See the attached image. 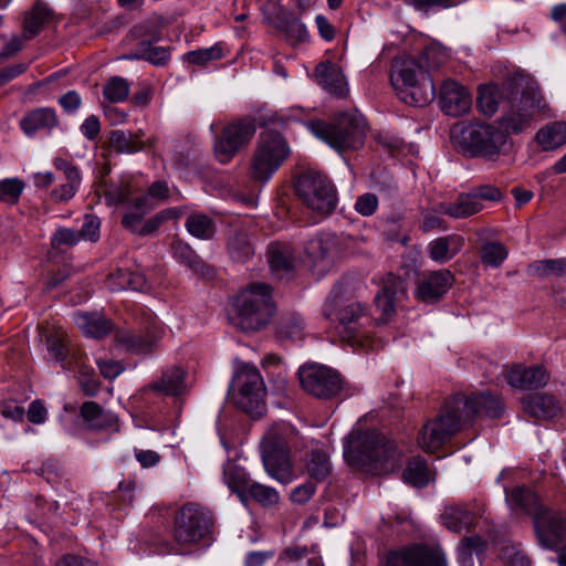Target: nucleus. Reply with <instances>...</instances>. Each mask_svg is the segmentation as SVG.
<instances>
[{
  "instance_id": "obj_1",
  "label": "nucleus",
  "mask_w": 566,
  "mask_h": 566,
  "mask_svg": "<svg viewBox=\"0 0 566 566\" xmlns=\"http://www.w3.org/2000/svg\"><path fill=\"white\" fill-rule=\"evenodd\" d=\"M502 411L500 398L490 392L455 395L446 402L440 415L423 424L418 434V444L424 452L433 453L476 418H499Z\"/></svg>"
},
{
  "instance_id": "obj_2",
  "label": "nucleus",
  "mask_w": 566,
  "mask_h": 566,
  "mask_svg": "<svg viewBox=\"0 0 566 566\" xmlns=\"http://www.w3.org/2000/svg\"><path fill=\"white\" fill-rule=\"evenodd\" d=\"M512 98L509 109L499 118V125L509 134H521L548 111L539 86L526 77L511 83Z\"/></svg>"
},
{
  "instance_id": "obj_3",
  "label": "nucleus",
  "mask_w": 566,
  "mask_h": 566,
  "mask_svg": "<svg viewBox=\"0 0 566 566\" xmlns=\"http://www.w3.org/2000/svg\"><path fill=\"white\" fill-rule=\"evenodd\" d=\"M344 458L352 467L394 468L399 459L397 446L376 430H353L344 444Z\"/></svg>"
},
{
  "instance_id": "obj_4",
  "label": "nucleus",
  "mask_w": 566,
  "mask_h": 566,
  "mask_svg": "<svg viewBox=\"0 0 566 566\" xmlns=\"http://www.w3.org/2000/svg\"><path fill=\"white\" fill-rule=\"evenodd\" d=\"M311 132L338 153L359 149L366 138V122L356 109L336 114L329 123L315 120Z\"/></svg>"
},
{
  "instance_id": "obj_5",
  "label": "nucleus",
  "mask_w": 566,
  "mask_h": 566,
  "mask_svg": "<svg viewBox=\"0 0 566 566\" xmlns=\"http://www.w3.org/2000/svg\"><path fill=\"white\" fill-rule=\"evenodd\" d=\"M298 433L290 426L271 428L261 442V454L265 471L282 484L295 479L290 452L296 448Z\"/></svg>"
},
{
  "instance_id": "obj_6",
  "label": "nucleus",
  "mask_w": 566,
  "mask_h": 566,
  "mask_svg": "<svg viewBox=\"0 0 566 566\" xmlns=\"http://www.w3.org/2000/svg\"><path fill=\"white\" fill-rule=\"evenodd\" d=\"M390 82L400 98L410 105L423 106L436 95L433 82L413 60H402L394 65Z\"/></svg>"
},
{
  "instance_id": "obj_7",
  "label": "nucleus",
  "mask_w": 566,
  "mask_h": 566,
  "mask_svg": "<svg viewBox=\"0 0 566 566\" xmlns=\"http://www.w3.org/2000/svg\"><path fill=\"white\" fill-rule=\"evenodd\" d=\"M239 326L243 331H258L265 326L275 311L271 289L263 283H253L235 300Z\"/></svg>"
},
{
  "instance_id": "obj_8",
  "label": "nucleus",
  "mask_w": 566,
  "mask_h": 566,
  "mask_svg": "<svg viewBox=\"0 0 566 566\" xmlns=\"http://www.w3.org/2000/svg\"><path fill=\"white\" fill-rule=\"evenodd\" d=\"M289 156L290 147L279 132H262L251 159L250 177L259 182L269 181Z\"/></svg>"
},
{
  "instance_id": "obj_9",
  "label": "nucleus",
  "mask_w": 566,
  "mask_h": 566,
  "mask_svg": "<svg viewBox=\"0 0 566 566\" xmlns=\"http://www.w3.org/2000/svg\"><path fill=\"white\" fill-rule=\"evenodd\" d=\"M506 140L507 134L500 125L472 123L461 129L458 143L471 157L496 160Z\"/></svg>"
},
{
  "instance_id": "obj_10",
  "label": "nucleus",
  "mask_w": 566,
  "mask_h": 566,
  "mask_svg": "<svg viewBox=\"0 0 566 566\" xmlns=\"http://www.w3.org/2000/svg\"><path fill=\"white\" fill-rule=\"evenodd\" d=\"M265 387L259 370L252 365L242 366L234 376L232 400L234 405L259 417L264 410Z\"/></svg>"
},
{
  "instance_id": "obj_11",
  "label": "nucleus",
  "mask_w": 566,
  "mask_h": 566,
  "mask_svg": "<svg viewBox=\"0 0 566 566\" xmlns=\"http://www.w3.org/2000/svg\"><path fill=\"white\" fill-rule=\"evenodd\" d=\"M295 187L297 196L307 208L323 216L334 211L336 190L327 177L307 171L298 177Z\"/></svg>"
},
{
  "instance_id": "obj_12",
  "label": "nucleus",
  "mask_w": 566,
  "mask_h": 566,
  "mask_svg": "<svg viewBox=\"0 0 566 566\" xmlns=\"http://www.w3.org/2000/svg\"><path fill=\"white\" fill-rule=\"evenodd\" d=\"M211 517L198 504L184 505L175 517L174 538L181 547L198 544L209 534Z\"/></svg>"
},
{
  "instance_id": "obj_13",
  "label": "nucleus",
  "mask_w": 566,
  "mask_h": 566,
  "mask_svg": "<svg viewBox=\"0 0 566 566\" xmlns=\"http://www.w3.org/2000/svg\"><path fill=\"white\" fill-rule=\"evenodd\" d=\"M302 388L310 395L319 399H331L343 388L340 375L324 365L305 364L298 369Z\"/></svg>"
},
{
  "instance_id": "obj_14",
  "label": "nucleus",
  "mask_w": 566,
  "mask_h": 566,
  "mask_svg": "<svg viewBox=\"0 0 566 566\" xmlns=\"http://www.w3.org/2000/svg\"><path fill=\"white\" fill-rule=\"evenodd\" d=\"M160 34L158 28L153 22H144L135 25L126 38L128 43L137 42V49L124 55V60H147L155 65L165 64L170 53L167 48L153 46L154 42L159 41Z\"/></svg>"
},
{
  "instance_id": "obj_15",
  "label": "nucleus",
  "mask_w": 566,
  "mask_h": 566,
  "mask_svg": "<svg viewBox=\"0 0 566 566\" xmlns=\"http://www.w3.org/2000/svg\"><path fill=\"white\" fill-rule=\"evenodd\" d=\"M256 127L251 118H241L228 124L214 142V156L221 164L229 163L241 147L255 134Z\"/></svg>"
},
{
  "instance_id": "obj_16",
  "label": "nucleus",
  "mask_w": 566,
  "mask_h": 566,
  "mask_svg": "<svg viewBox=\"0 0 566 566\" xmlns=\"http://www.w3.org/2000/svg\"><path fill=\"white\" fill-rule=\"evenodd\" d=\"M340 254L337 237L332 233H322L307 241L305 255L312 271L317 275L328 273Z\"/></svg>"
},
{
  "instance_id": "obj_17",
  "label": "nucleus",
  "mask_w": 566,
  "mask_h": 566,
  "mask_svg": "<svg viewBox=\"0 0 566 566\" xmlns=\"http://www.w3.org/2000/svg\"><path fill=\"white\" fill-rule=\"evenodd\" d=\"M533 524L541 546L555 551L566 544V522L562 513L543 507L535 513Z\"/></svg>"
},
{
  "instance_id": "obj_18",
  "label": "nucleus",
  "mask_w": 566,
  "mask_h": 566,
  "mask_svg": "<svg viewBox=\"0 0 566 566\" xmlns=\"http://www.w3.org/2000/svg\"><path fill=\"white\" fill-rule=\"evenodd\" d=\"M386 566H448V562L440 547L416 544L389 552Z\"/></svg>"
},
{
  "instance_id": "obj_19",
  "label": "nucleus",
  "mask_w": 566,
  "mask_h": 566,
  "mask_svg": "<svg viewBox=\"0 0 566 566\" xmlns=\"http://www.w3.org/2000/svg\"><path fill=\"white\" fill-rule=\"evenodd\" d=\"M164 335L163 325L153 317L148 318V325L144 331L133 332L129 329H119L115 334V342L124 350L133 354H148L153 350L155 344Z\"/></svg>"
},
{
  "instance_id": "obj_20",
  "label": "nucleus",
  "mask_w": 566,
  "mask_h": 566,
  "mask_svg": "<svg viewBox=\"0 0 566 566\" xmlns=\"http://www.w3.org/2000/svg\"><path fill=\"white\" fill-rule=\"evenodd\" d=\"M439 102L443 113L458 117L465 115L471 109L472 95L461 83L448 78L440 86Z\"/></svg>"
},
{
  "instance_id": "obj_21",
  "label": "nucleus",
  "mask_w": 566,
  "mask_h": 566,
  "mask_svg": "<svg viewBox=\"0 0 566 566\" xmlns=\"http://www.w3.org/2000/svg\"><path fill=\"white\" fill-rule=\"evenodd\" d=\"M453 275L448 270H439L423 275L417 287V297L430 304L439 301L452 286Z\"/></svg>"
},
{
  "instance_id": "obj_22",
  "label": "nucleus",
  "mask_w": 566,
  "mask_h": 566,
  "mask_svg": "<svg viewBox=\"0 0 566 566\" xmlns=\"http://www.w3.org/2000/svg\"><path fill=\"white\" fill-rule=\"evenodd\" d=\"M266 258L274 277L283 280L289 279L293 274L297 258L291 244L272 242L268 247Z\"/></svg>"
},
{
  "instance_id": "obj_23",
  "label": "nucleus",
  "mask_w": 566,
  "mask_h": 566,
  "mask_svg": "<svg viewBox=\"0 0 566 566\" xmlns=\"http://www.w3.org/2000/svg\"><path fill=\"white\" fill-rule=\"evenodd\" d=\"M403 296V281L394 274H388L384 280L380 291L375 296L376 307L381 313L379 319L382 322L388 321L394 314L396 305Z\"/></svg>"
},
{
  "instance_id": "obj_24",
  "label": "nucleus",
  "mask_w": 566,
  "mask_h": 566,
  "mask_svg": "<svg viewBox=\"0 0 566 566\" xmlns=\"http://www.w3.org/2000/svg\"><path fill=\"white\" fill-rule=\"evenodd\" d=\"M506 379L512 387L520 389H536L544 387L549 375L547 370L539 365L525 367L522 365L512 366L506 374Z\"/></svg>"
},
{
  "instance_id": "obj_25",
  "label": "nucleus",
  "mask_w": 566,
  "mask_h": 566,
  "mask_svg": "<svg viewBox=\"0 0 566 566\" xmlns=\"http://www.w3.org/2000/svg\"><path fill=\"white\" fill-rule=\"evenodd\" d=\"M54 167L62 171L65 178V184L60 185L51 191V200L54 202H66L71 200L81 185V176L75 166L62 159H54Z\"/></svg>"
},
{
  "instance_id": "obj_26",
  "label": "nucleus",
  "mask_w": 566,
  "mask_h": 566,
  "mask_svg": "<svg viewBox=\"0 0 566 566\" xmlns=\"http://www.w3.org/2000/svg\"><path fill=\"white\" fill-rule=\"evenodd\" d=\"M318 84L331 94L345 96L348 92L345 76L339 66L332 62H322L315 69Z\"/></svg>"
},
{
  "instance_id": "obj_27",
  "label": "nucleus",
  "mask_w": 566,
  "mask_h": 566,
  "mask_svg": "<svg viewBox=\"0 0 566 566\" xmlns=\"http://www.w3.org/2000/svg\"><path fill=\"white\" fill-rule=\"evenodd\" d=\"M227 252L238 263H247L255 253V243L245 229H234L227 239Z\"/></svg>"
},
{
  "instance_id": "obj_28",
  "label": "nucleus",
  "mask_w": 566,
  "mask_h": 566,
  "mask_svg": "<svg viewBox=\"0 0 566 566\" xmlns=\"http://www.w3.org/2000/svg\"><path fill=\"white\" fill-rule=\"evenodd\" d=\"M483 209L482 202L471 192L461 193L453 202H441L436 211L454 219L469 218Z\"/></svg>"
},
{
  "instance_id": "obj_29",
  "label": "nucleus",
  "mask_w": 566,
  "mask_h": 566,
  "mask_svg": "<svg viewBox=\"0 0 566 566\" xmlns=\"http://www.w3.org/2000/svg\"><path fill=\"white\" fill-rule=\"evenodd\" d=\"M522 403L524 411L536 419H551L560 410L558 401L553 396L544 394L528 395Z\"/></svg>"
},
{
  "instance_id": "obj_30",
  "label": "nucleus",
  "mask_w": 566,
  "mask_h": 566,
  "mask_svg": "<svg viewBox=\"0 0 566 566\" xmlns=\"http://www.w3.org/2000/svg\"><path fill=\"white\" fill-rule=\"evenodd\" d=\"M80 413L90 429H117V417L109 411H105L95 401H85L81 406Z\"/></svg>"
},
{
  "instance_id": "obj_31",
  "label": "nucleus",
  "mask_w": 566,
  "mask_h": 566,
  "mask_svg": "<svg viewBox=\"0 0 566 566\" xmlns=\"http://www.w3.org/2000/svg\"><path fill=\"white\" fill-rule=\"evenodd\" d=\"M149 389L167 396H179L186 389L185 371L176 366L169 367L159 379L149 385Z\"/></svg>"
},
{
  "instance_id": "obj_32",
  "label": "nucleus",
  "mask_w": 566,
  "mask_h": 566,
  "mask_svg": "<svg viewBox=\"0 0 566 566\" xmlns=\"http://www.w3.org/2000/svg\"><path fill=\"white\" fill-rule=\"evenodd\" d=\"M57 123L59 120L54 109L41 107L28 113L21 119V128L25 135L32 136L39 130H51Z\"/></svg>"
},
{
  "instance_id": "obj_33",
  "label": "nucleus",
  "mask_w": 566,
  "mask_h": 566,
  "mask_svg": "<svg viewBox=\"0 0 566 566\" xmlns=\"http://www.w3.org/2000/svg\"><path fill=\"white\" fill-rule=\"evenodd\" d=\"M75 325L86 336L102 338L111 333L112 322L98 313H75L73 316Z\"/></svg>"
},
{
  "instance_id": "obj_34",
  "label": "nucleus",
  "mask_w": 566,
  "mask_h": 566,
  "mask_svg": "<svg viewBox=\"0 0 566 566\" xmlns=\"http://www.w3.org/2000/svg\"><path fill=\"white\" fill-rule=\"evenodd\" d=\"M441 517L444 526L454 533L468 531L475 522V514L468 504L449 505Z\"/></svg>"
},
{
  "instance_id": "obj_35",
  "label": "nucleus",
  "mask_w": 566,
  "mask_h": 566,
  "mask_svg": "<svg viewBox=\"0 0 566 566\" xmlns=\"http://www.w3.org/2000/svg\"><path fill=\"white\" fill-rule=\"evenodd\" d=\"M106 286L111 291L133 290L145 292L148 290V282L144 274L127 270H117L106 279Z\"/></svg>"
},
{
  "instance_id": "obj_36",
  "label": "nucleus",
  "mask_w": 566,
  "mask_h": 566,
  "mask_svg": "<svg viewBox=\"0 0 566 566\" xmlns=\"http://www.w3.org/2000/svg\"><path fill=\"white\" fill-rule=\"evenodd\" d=\"M505 500L514 511L535 515L541 510L537 495L525 486H516L510 492L505 491Z\"/></svg>"
},
{
  "instance_id": "obj_37",
  "label": "nucleus",
  "mask_w": 566,
  "mask_h": 566,
  "mask_svg": "<svg viewBox=\"0 0 566 566\" xmlns=\"http://www.w3.org/2000/svg\"><path fill=\"white\" fill-rule=\"evenodd\" d=\"M463 242V238L457 234L438 238L429 244L430 258L437 262H447L460 251Z\"/></svg>"
},
{
  "instance_id": "obj_38",
  "label": "nucleus",
  "mask_w": 566,
  "mask_h": 566,
  "mask_svg": "<svg viewBox=\"0 0 566 566\" xmlns=\"http://www.w3.org/2000/svg\"><path fill=\"white\" fill-rule=\"evenodd\" d=\"M304 468L312 479L324 481L332 472L329 455L322 449H313L304 459Z\"/></svg>"
},
{
  "instance_id": "obj_39",
  "label": "nucleus",
  "mask_w": 566,
  "mask_h": 566,
  "mask_svg": "<svg viewBox=\"0 0 566 566\" xmlns=\"http://www.w3.org/2000/svg\"><path fill=\"white\" fill-rule=\"evenodd\" d=\"M536 140L545 151L563 146L566 144V123L555 122L544 126L537 132Z\"/></svg>"
},
{
  "instance_id": "obj_40",
  "label": "nucleus",
  "mask_w": 566,
  "mask_h": 566,
  "mask_svg": "<svg viewBox=\"0 0 566 566\" xmlns=\"http://www.w3.org/2000/svg\"><path fill=\"white\" fill-rule=\"evenodd\" d=\"M276 28L284 33L286 40L292 44L304 42L308 38L305 24L286 12H282L277 18Z\"/></svg>"
},
{
  "instance_id": "obj_41",
  "label": "nucleus",
  "mask_w": 566,
  "mask_h": 566,
  "mask_svg": "<svg viewBox=\"0 0 566 566\" xmlns=\"http://www.w3.org/2000/svg\"><path fill=\"white\" fill-rule=\"evenodd\" d=\"M402 476L405 482L417 488H423L433 479V473L423 459L413 458L408 462Z\"/></svg>"
},
{
  "instance_id": "obj_42",
  "label": "nucleus",
  "mask_w": 566,
  "mask_h": 566,
  "mask_svg": "<svg viewBox=\"0 0 566 566\" xmlns=\"http://www.w3.org/2000/svg\"><path fill=\"white\" fill-rule=\"evenodd\" d=\"M224 482L233 491L240 501L247 504V491L253 483L245 471L235 465H229L224 469Z\"/></svg>"
},
{
  "instance_id": "obj_43",
  "label": "nucleus",
  "mask_w": 566,
  "mask_h": 566,
  "mask_svg": "<svg viewBox=\"0 0 566 566\" xmlns=\"http://www.w3.org/2000/svg\"><path fill=\"white\" fill-rule=\"evenodd\" d=\"M51 17L52 12L43 3H35L24 18V39L30 40L36 35L42 27L50 21Z\"/></svg>"
},
{
  "instance_id": "obj_44",
  "label": "nucleus",
  "mask_w": 566,
  "mask_h": 566,
  "mask_svg": "<svg viewBox=\"0 0 566 566\" xmlns=\"http://www.w3.org/2000/svg\"><path fill=\"white\" fill-rule=\"evenodd\" d=\"M154 207L148 202L147 197H138L134 200L133 206L124 214L122 224L125 229L138 233L144 216Z\"/></svg>"
},
{
  "instance_id": "obj_45",
  "label": "nucleus",
  "mask_w": 566,
  "mask_h": 566,
  "mask_svg": "<svg viewBox=\"0 0 566 566\" xmlns=\"http://www.w3.org/2000/svg\"><path fill=\"white\" fill-rule=\"evenodd\" d=\"M277 336L281 339H290L292 342L302 340L305 336V322L297 313L289 314L279 323Z\"/></svg>"
},
{
  "instance_id": "obj_46",
  "label": "nucleus",
  "mask_w": 566,
  "mask_h": 566,
  "mask_svg": "<svg viewBox=\"0 0 566 566\" xmlns=\"http://www.w3.org/2000/svg\"><path fill=\"white\" fill-rule=\"evenodd\" d=\"M185 226L191 235L201 240L211 239L216 232L214 222L202 213L195 212L189 214Z\"/></svg>"
},
{
  "instance_id": "obj_47",
  "label": "nucleus",
  "mask_w": 566,
  "mask_h": 566,
  "mask_svg": "<svg viewBox=\"0 0 566 566\" xmlns=\"http://www.w3.org/2000/svg\"><path fill=\"white\" fill-rule=\"evenodd\" d=\"M486 543L480 536L464 537L457 552L459 566H473V554L479 555L485 549Z\"/></svg>"
},
{
  "instance_id": "obj_48",
  "label": "nucleus",
  "mask_w": 566,
  "mask_h": 566,
  "mask_svg": "<svg viewBox=\"0 0 566 566\" xmlns=\"http://www.w3.org/2000/svg\"><path fill=\"white\" fill-rule=\"evenodd\" d=\"M46 349L56 361H63L69 354V338L65 331L56 328L44 334Z\"/></svg>"
},
{
  "instance_id": "obj_49",
  "label": "nucleus",
  "mask_w": 566,
  "mask_h": 566,
  "mask_svg": "<svg viewBox=\"0 0 566 566\" xmlns=\"http://www.w3.org/2000/svg\"><path fill=\"white\" fill-rule=\"evenodd\" d=\"M226 56L224 46L216 43L210 48L190 51L185 54V61L190 64L205 66L211 61H217Z\"/></svg>"
},
{
  "instance_id": "obj_50",
  "label": "nucleus",
  "mask_w": 566,
  "mask_h": 566,
  "mask_svg": "<svg viewBox=\"0 0 566 566\" xmlns=\"http://www.w3.org/2000/svg\"><path fill=\"white\" fill-rule=\"evenodd\" d=\"M129 91L130 86L126 78L114 76L105 83L103 95L109 103H120L128 97Z\"/></svg>"
},
{
  "instance_id": "obj_51",
  "label": "nucleus",
  "mask_w": 566,
  "mask_h": 566,
  "mask_svg": "<svg viewBox=\"0 0 566 566\" xmlns=\"http://www.w3.org/2000/svg\"><path fill=\"white\" fill-rule=\"evenodd\" d=\"M253 500L262 506H273L279 500L277 491L271 486L253 482L247 491V502Z\"/></svg>"
},
{
  "instance_id": "obj_52",
  "label": "nucleus",
  "mask_w": 566,
  "mask_h": 566,
  "mask_svg": "<svg viewBox=\"0 0 566 566\" xmlns=\"http://www.w3.org/2000/svg\"><path fill=\"white\" fill-rule=\"evenodd\" d=\"M109 143L113 149L118 153L132 154L144 148V144L124 130H114L111 134Z\"/></svg>"
},
{
  "instance_id": "obj_53",
  "label": "nucleus",
  "mask_w": 566,
  "mask_h": 566,
  "mask_svg": "<svg viewBox=\"0 0 566 566\" xmlns=\"http://www.w3.org/2000/svg\"><path fill=\"white\" fill-rule=\"evenodd\" d=\"M102 191L108 206H117L126 202L133 193L132 186L128 181L105 185Z\"/></svg>"
},
{
  "instance_id": "obj_54",
  "label": "nucleus",
  "mask_w": 566,
  "mask_h": 566,
  "mask_svg": "<svg viewBox=\"0 0 566 566\" xmlns=\"http://www.w3.org/2000/svg\"><path fill=\"white\" fill-rule=\"evenodd\" d=\"M499 88L494 85H485L480 88L478 106L488 116H492L499 108Z\"/></svg>"
},
{
  "instance_id": "obj_55",
  "label": "nucleus",
  "mask_w": 566,
  "mask_h": 566,
  "mask_svg": "<svg viewBox=\"0 0 566 566\" xmlns=\"http://www.w3.org/2000/svg\"><path fill=\"white\" fill-rule=\"evenodd\" d=\"M507 258L506 248L499 242H486L481 248V260L490 266H499Z\"/></svg>"
},
{
  "instance_id": "obj_56",
  "label": "nucleus",
  "mask_w": 566,
  "mask_h": 566,
  "mask_svg": "<svg viewBox=\"0 0 566 566\" xmlns=\"http://www.w3.org/2000/svg\"><path fill=\"white\" fill-rule=\"evenodd\" d=\"M566 262L564 260L535 261L528 266V272L538 277L559 275L564 272Z\"/></svg>"
},
{
  "instance_id": "obj_57",
  "label": "nucleus",
  "mask_w": 566,
  "mask_h": 566,
  "mask_svg": "<svg viewBox=\"0 0 566 566\" xmlns=\"http://www.w3.org/2000/svg\"><path fill=\"white\" fill-rule=\"evenodd\" d=\"M24 187V182L17 177L0 180V200L7 203H15Z\"/></svg>"
},
{
  "instance_id": "obj_58",
  "label": "nucleus",
  "mask_w": 566,
  "mask_h": 566,
  "mask_svg": "<svg viewBox=\"0 0 566 566\" xmlns=\"http://www.w3.org/2000/svg\"><path fill=\"white\" fill-rule=\"evenodd\" d=\"M366 315V310L360 303H350L342 307L338 312L339 323L349 331H354L356 325Z\"/></svg>"
},
{
  "instance_id": "obj_59",
  "label": "nucleus",
  "mask_w": 566,
  "mask_h": 566,
  "mask_svg": "<svg viewBox=\"0 0 566 566\" xmlns=\"http://www.w3.org/2000/svg\"><path fill=\"white\" fill-rule=\"evenodd\" d=\"M81 241V234L77 230L71 228H59L51 238V245L53 249L62 250L63 248H71Z\"/></svg>"
},
{
  "instance_id": "obj_60",
  "label": "nucleus",
  "mask_w": 566,
  "mask_h": 566,
  "mask_svg": "<svg viewBox=\"0 0 566 566\" xmlns=\"http://www.w3.org/2000/svg\"><path fill=\"white\" fill-rule=\"evenodd\" d=\"M99 227L101 222L97 217L86 214L81 230H77L81 234V240L83 239L92 242L97 241L99 239Z\"/></svg>"
},
{
  "instance_id": "obj_61",
  "label": "nucleus",
  "mask_w": 566,
  "mask_h": 566,
  "mask_svg": "<svg viewBox=\"0 0 566 566\" xmlns=\"http://www.w3.org/2000/svg\"><path fill=\"white\" fill-rule=\"evenodd\" d=\"M77 378L78 384L85 395L93 397L98 392L99 381L93 377L92 370L82 367Z\"/></svg>"
},
{
  "instance_id": "obj_62",
  "label": "nucleus",
  "mask_w": 566,
  "mask_h": 566,
  "mask_svg": "<svg viewBox=\"0 0 566 566\" xmlns=\"http://www.w3.org/2000/svg\"><path fill=\"white\" fill-rule=\"evenodd\" d=\"M378 207V199L374 193H365L357 198L355 210L365 217L371 216Z\"/></svg>"
},
{
  "instance_id": "obj_63",
  "label": "nucleus",
  "mask_w": 566,
  "mask_h": 566,
  "mask_svg": "<svg viewBox=\"0 0 566 566\" xmlns=\"http://www.w3.org/2000/svg\"><path fill=\"white\" fill-rule=\"evenodd\" d=\"M315 491L316 485L313 482H305L304 484L296 486L292 491L290 499L293 503L302 505L307 503L312 499Z\"/></svg>"
},
{
  "instance_id": "obj_64",
  "label": "nucleus",
  "mask_w": 566,
  "mask_h": 566,
  "mask_svg": "<svg viewBox=\"0 0 566 566\" xmlns=\"http://www.w3.org/2000/svg\"><path fill=\"white\" fill-rule=\"evenodd\" d=\"M59 104L66 113H74L82 105V98L76 91H69L59 98Z\"/></svg>"
}]
</instances>
